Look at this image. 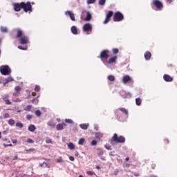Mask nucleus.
Masks as SVG:
<instances>
[{
  "label": "nucleus",
  "instance_id": "obj_1",
  "mask_svg": "<svg viewBox=\"0 0 177 177\" xmlns=\"http://www.w3.org/2000/svg\"><path fill=\"white\" fill-rule=\"evenodd\" d=\"M109 53L110 51L109 50H104L100 53V56H98L105 66H107L106 60L110 57V55H109Z\"/></svg>",
  "mask_w": 177,
  "mask_h": 177
},
{
  "label": "nucleus",
  "instance_id": "obj_2",
  "mask_svg": "<svg viewBox=\"0 0 177 177\" xmlns=\"http://www.w3.org/2000/svg\"><path fill=\"white\" fill-rule=\"evenodd\" d=\"M112 142H115V143H124L125 142V137L122 136H118L117 133H114L112 138Z\"/></svg>",
  "mask_w": 177,
  "mask_h": 177
},
{
  "label": "nucleus",
  "instance_id": "obj_3",
  "mask_svg": "<svg viewBox=\"0 0 177 177\" xmlns=\"http://www.w3.org/2000/svg\"><path fill=\"white\" fill-rule=\"evenodd\" d=\"M21 9L24 10V12H32V6H31V3L28 1L27 3L21 2Z\"/></svg>",
  "mask_w": 177,
  "mask_h": 177
},
{
  "label": "nucleus",
  "instance_id": "obj_4",
  "mask_svg": "<svg viewBox=\"0 0 177 177\" xmlns=\"http://www.w3.org/2000/svg\"><path fill=\"white\" fill-rule=\"evenodd\" d=\"M152 8L154 9V7L156 8V10H161L164 8V5L159 0H153L151 3Z\"/></svg>",
  "mask_w": 177,
  "mask_h": 177
},
{
  "label": "nucleus",
  "instance_id": "obj_5",
  "mask_svg": "<svg viewBox=\"0 0 177 177\" xmlns=\"http://www.w3.org/2000/svg\"><path fill=\"white\" fill-rule=\"evenodd\" d=\"M0 72L2 75H9L10 73H12V71L10 70V68H9V66L4 65L0 67Z\"/></svg>",
  "mask_w": 177,
  "mask_h": 177
},
{
  "label": "nucleus",
  "instance_id": "obj_6",
  "mask_svg": "<svg viewBox=\"0 0 177 177\" xmlns=\"http://www.w3.org/2000/svg\"><path fill=\"white\" fill-rule=\"evenodd\" d=\"M122 20H124V15H122L120 11L115 12L113 15V21H122Z\"/></svg>",
  "mask_w": 177,
  "mask_h": 177
},
{
  "label": "nucleus",
  "instance_id": "obj_7",
  "mask_svg": "<svg viewBox=\"0 0 177 177\" xmlns=\"http://www.w3.org/2000/svg\"><path fill=\"white\" fill-rule=\"evenodd\" d=\"M83 31L87 35L92 34V25L89 23L85 24L83 26Z\"/></svg>",
  "mask_w": 177,
  "mask_h": 177
},
{
  "label": "nucleus",
  "instance_id": "obj_8",
  "mask_svg": "<svg viewBox=\"0 0 177 177\" xmlns=\"http://www.w3.org/2000/svg\"><path fill=\"white\" fill-rule=\"evenodd\" d=\"M86 15V17L84 18V21H91L92 19V15L89 12L83 11L81 15V19H84V16Z\"/></svg>",
  "mask_w": 177,
  "mask_h": 177
},
{
  "label": "nucleus",
  "instance_id": "obj_9",
  "mask_svg": "<svg viewBox=\"0 0 177 177\" xmlns=\"http://www.w3.org/2000/svg\"><path fill=\"white\" fill-rule=\"evenodd\" d=\"M123 84H133V80L131 78L129 75H125L122 78Z\"/></svg>",
  "mask_w": 177,
  "mask_h": 177
},
{
  "label": "nucleus",
  "instance_id": "obj_10",
  "mask_svg": "<svg viewBox=\"0 0 177 177\" xmlns=\"http://www.w3.org/2000/svg\"><path fill=\"white\" fill-rule=\"evenodd\" d=\"M28 42H29L28 37L26 35L22 36L19 39V44H21V45H27Z\"/></svg>",
  "mask_w": 177,
  "mask_h": 177
},
{
  "label": "nucleus",
  "instance_id": "obj_11",
  "mask_svg": "<svg viewBox=\"0 0 177 177\" xmlns=\"http://www.w3.org/2000/svg\"><path fill=\"white\" fill-rule=\"evenodd\" d=\"M113 11H109V12L106 14V19L104 21V24H107L109 21H110V19L113 17Z\"/></svg>",
  "mask_w": 177,
  "mask_h": 177
},
{
  "label": "nucleus",
  "instance_id": "obj_12",
  "mask_svg": "<svg viewBox=\"0 0 177 177\" xmlns=\"http://www.w3.org/2000/svg\"><path fill=\"white\" fill-rule=\"evenodd\" d=\"M117 59H118L117 56H114L113 57L109 58L108 61H106V66L107 64H113V63L115 64V63H117Z\"/></svg>",
  "mask_w": 177,
  "mask_h": 177
},
{
  "label": "nucleus",
  "instance_id": "obj_13",
  "mask_svg": "<svg viewBox=\"0 0 177 177\" xmlns=\"http://www.w3.org/2000/svg\"><path fill=\"white\" fill-rule=\"evenodd\" d=\"M66 16H69L72 21H75V16L74 15V13L71 11H66L65 12Z\"/></svg>",
  "mask_w": 177,
  "mask_h": 177
},
{
  "label": "nucleus",
  "instance_id": "obj_14",
  "mask_svg": "<svg viewBox=\"0 0 177 177\" xmlns=\"http://www.w3.org/2000/svg\"><path fill=\"white\" fill-rule=\"evenodd\" d=\"M15 93H13V96H20V91H21V87L20 86H17L15 88Z\"/></svg>",
  "mask_w": 177,
  "mask_h": 177
},
{
  "label": "nucleus",
  "instance_id": "obj_15",
  "mask_svg": "<svg viewBox=\"0 0 177 177\" xmlns=\"http://www.w3.org/2000/svg\"><path fill=\"white\" fill-rule=\"evenodd\" d=\"M64 127H67V124L66 123L63 122L62 124H58L56 126L57 131H63L64 129Z\"/></svg>",
  "mask_w": 177,
  "mask_h": 177
},
{
  "label": "nucleus",
  "instance_id": "obj_16",
  "mask_svg": "<svg viewBox=\"0 0 177 177\" xmlns=\"http://www.w3.org/2000/svg\"><path fill=\"white\" fill-rule=\"evenodd\" d=\"M163 80L166 81V82H172V81H174L172 77L169 75H164Z\"/></svg>",
  "mask_w": 177,
  "mask_h": 177
},
{
  "label": "nucleus",
  "instance_id": "obj_17",
  "mask_svg": "<svg viewBox=\"0 0 177 177\" xmlns=\"http://www.w3.org/2000/svg\"><path fill=\"white\" fill-rule=\"evenodd\" d=\"M14 9H15V12H20V10H21V3H15L14 5Z\"/></svg>",
  "mask_w": 177,
  "mask_h": 177
},
{
  "label": "nucleus",
  "instance_id": "obj_18",
  "mask_svg": "<svg viewBox=\"0 0 177 177\" xmlns=\"http://www.w3.org/2000/svg\"><path fill=\"white\" fill-rule=\"evenodd\" d=\"M71 31L72 34H73L74 35H77L78 34V29L77 28V26H73L71 28Z\"/></svg>",
  "mask_w": 177,
  "mask_h": 177
},
{
  "label": "nucleus",
  "instance_id": "obj_19",
  "mask_svg": "<svg viewBox=\"0 0 177 177\" xmlns=\"http://www.w3.org/2000/svg\"><path fill=\"white\" fill-rule=\"evenodd\" d=\"M21 37H24L23 35V30H21V29H17L16 38H21Z\"/></svg>",
  "mask_w": 177,
  "mask_h": 177
},
{
  "label": "nucleus",
  "instance_id": "obj_20",
  "mask_svg": "<svg viewBox=\"0 0 177 177\" xmlns=\"http://www.w3.org/2000/svg\"><path fill=\"white\" fill-rule=\"evenodd\" d=\"M121 111L123 114L128 116V110H127V109H125V108H118V109H116V111Z\"/></svg>",
  "mask_w": 177,
  "mask_h": 177
},
{
  "label": "nucleus",
  "instance_id": "obj_21",
  "mask_svg": "<svg viewBox=\"0 0 177 177\" xmlns=\"http://www.w3.org/2000/svg\"><path fill=\"white\" fill-rule=\"evenodd\" d=\"M145 60H150V59L151 58V53L149 51H147L145 54Z\"/></svg>",
  "mask_w": 177,
  "mask_h": 177
},
{
  "label": "nucleus",
  "instance_id": "obj_22",
  "mask_svg": "<svg viewBox=\"0 0 177 177\" xmlns=\"http://www.w3.org/2000/svg\"><path fill=\"white\" fill-rule=\"evenodd\" d=\"M8 125H10V127H15V124H16V122L15 121V120L13 119H10L8 121Z\"/></svg>",
  "mask_w": 177,
  "mask_h": 177
},
{
  "label": "nucleus",
  "instance_id": "obj_23",
  "mask_svg": "<svg viewBox=\"0 0 177 177\" xmlns=\"http://www.w3.org/2000/svg\"><path fill=\"white\" fill-rule=\"evenodd\" d=\"M35 129H37V127H35V125H34V124H30L28 127V131H30V132H34V131H35Z\"/></svg>",
  "mask_w": 177,
  "mask_h": 177
},
{
  "label": "nucleus",
  "instance_id": "obj_24",
  "mask_svg": "<svg viewBox=\"0 0 177 177\" xmlns=\"http://www.w3.org/2000/svg\"><path fill=\"white\" fill-rule=\"evenodd\" d=\"M80 127L82 129H88V127H89V124H80Z\"/></svg>",
  "mask_w": 177,
  "mask_h": 177
},
{
  "label": "nucleus",
  "instance_id": "obj_25",
  "mask_svg": "<svg viewBox=\"0 0 177 177\" xmlns=\"http://www.w3.org/2000/svg\"><path fill=\"white\" fill-rule=\"evenodd\" d=\"M136 104L137 106L142 104V99L140 97L136 98Z\"/></svg>",
  "mask_w": 177,
  "mask_h": 177
},
{
  "label": "nucleus",
  "instance_id": "obj_26",
  "mask_svg": "<svg viewBox=\"0 0 177 177\" xmlns=\"http://www.w3.org/2000/svg\"><path fill=\"white\" fill-rule=\"evenodd\" d=\"M108 80H109V81H111V82H114V81H115V77H114V75H110L108 76Z\"/></svg>",
  "mask_w": 177,
  "mask_h": 177
},
{
  "label": "nucleus",
  "instance_id": "obj_27",
  "mask_svg": "<svg viewBox=\"0 0 177 177\" xmlns=\"http://www.w3.org/2000/svg\"><path fill=\"white\" fill-rule=\"evenodd\" d=\"M68 149H70V150H74L75 149V145H74V144L73 142H70L68 145Z\"/></svg>",
  "mask_w": 177,
  "mask_h": 177
},
{
  "label": "nucleus",
  "instance_id": "obj_28",
  "mask_svg": "<svg viewBox=\"0 0 177 177\" xmlns=\"http://www.w3.org/2000/svg\"><path fill=\"white\" fill-rule=\"evenodd\" d=\"M96 139H102L103 138V133H95Z\"/></svg>",
  "mask_w": 177,
  "mask_h": 177
},
{
  "label": "nucleus",
  "instance_id": "obj_29",
  "mask_svg": "<svg viewBox=\"0 0 177 177\" xmlns=\"http://www.w3.org/2000/svg\"><path fill=\"white\" fill-rule=\"evenodd\" d=\"M84 143H85V139L80 138L78 141V145H80V146H82V145H84Z\"/></svg>",
  "mask_w": 177,
  "mask_h": 177
},
{
  "label": "nucleus",
  "instance_id": "obj_30",
  "mask_svg": "<svg viewBox=\"0 0 177 177\" xmlns=\"http://www.w3.org/2000/svg\"><path fill=\"white\" fill-rule=\"evenodd\" d=\"M47 124L48 127H51V128H55V127H56V124L53 122H48Z\"/></svg>",
  "mask_w": 177,
  "mask_h": 177
},
{
  "label": "nucleus",
  "instance_id": "obj_31",
  "mask_svg": "<svg viewBox=\"0 0 177 177\" xmlns=\"http://www.w3.org/2000/svg\"><path fill=\"white\" fill-rule=\"evenodd\" d=\"M0 30H1V32H6L8 31V28L7 27H3V26H1Z\"/></svg>",
  "mask_w": 177,
  "mask_h": 177
},
{
  "label": "nucleus",
  "instance_id": "obj_32",
  "mask_svg": "<svg viewBox=\"0 0 177 177\" xmlns=\"http://www.w3.org/2000/svg\"><path fill=\"white\" fill-rule=\"evenodd\" d=\"M31 109H32V105H28L26 106V107L25 108V110L26 111H31Z\"/></svg>",
  "mask_w": 177,
  "mask_h": 177
},
{
  "label": "nucleus",
  "instance_id": "obj_33",
  "mask_svg": "<svg viewBox=\"0 0 177 177\" xmlns=\"http://www.w3.org/2000/svg\"><path fill=\"white\" fill-rule=\"evenodd\" d=\"M38 102H39L38 98H33V99L32 100V103L33 104H38Z\"/></svg>",
  "mask_w": 177,
  "mask_h": 177
},
{
  "label": "nucleus",
  "instance_id": "obj_34",
  "mask_svg": "<svg viewBox=\"0 0 177 177\" xmlns=\"http://www.w3.org/2000/svg\"><path fill=\"white\" fill-rule=\"evenodd\" d=\"M65 122L67 124H74V122H73V120L71 119H65Z\"/></svg>",
  "mask_w": 177,
  "mask_h": 177
},
{
  "label": "nucleus",
  "instance_id": "obj_35",
  "mask_svg": "<svg viewBox=\"0 0 177 177\" xmlns=\"http://www.w3.org/2000/svg\"><path fill=\"white\" fill-rule=\"evenodd\" d=\"M25 151H26V154H28V153H30V151H35V149L31 148L29 149H25Z\"/></svg>",
  "mask_w": 177,
  "mask_h": 177
},
{
  "label": "nucleus",
  "instance_id": "obj_36",
  "mask_svg": "<svg viewBox=\"0 0 177 177\" xmlns=\"http://www.w3.org/2000/svg\"><path fill=\"white\" fill-rule=\"evenodd\" d=\"M16 127H17V128H23V123H21V122H17L16 123Z\"/></svg>",
  "mask_w": 177,
  "mask_h": 177
},
{
  "label": "nucleus",
  "instance_id": "obj_37",
  "mask_svg": "<svg viewBox=\"0 0 177 177\" xmlns=\"http://www.w3.org/2000/svg\"><path fill=\"white\" fill-rule=\"evenodd\" d=\"M112 52H113V55H117V53H118V52H120V50H118V48H113Z\"/></svg>",
  "mask_w": 177,
  "mask_h": 177
},
{
  "label": "nucleus",
  "instance_id": "obj_38",
  "mask_svg": "<svg viewBox=\"0 0 177 177\" xmlns=\"http://www.w3.org/2000/svg\"><path fill=\"white\" fill-rule=\"evenodd\" d=\"M98 3L100 5V6H103V5L106 3V0H100Z\"/></svg>",
  "mask_w": 177,
  "mask_h": 177
},
{
  "label": "nucleus",
  "instance_id": "obj_39",
  "mask_svg": "<svg viewBox=\"0 0 177 177\" xmlns=\"http://www.w3.org/2000/svg\"><path fill=\"white\" fill-rule=\"evenodd\" d=\"M96 2V0H87V4L91 5L92 3H95Z\"/></svg>",
  "mask_w": 177,
  "mask_h": 177
},
{
  "label": "nucleus",
  "instance_id": "obj_40",
  "mask_svg": "<svg viewBox=\"0 0 177 177\" xmlns=\"http://www.w3.org/2000/svg\"><path fill=\"white\" fill-rule=\"evenodd\" d=\"M3 118L6 119V118H10V114L6 113L3 114Z\"/></svg>",
  "mask_w": 177,
  "mask_h": 177
},
{
  "label": "nucleus",
  "instance_id": "obj_41",
  "mask_svg": "<svg viewBox=\"0 0 177 177\" xmlns=\"http://www.w3.org/2000/svg\"><path fill=\"white\" fill-rule=\"evenodd\" d=\"M36 92H39L41 91V87L39 86H36L35 88Z\"/></svg>",
  "mask_w": 177,
  "mask_h": 177
},
{
  "label": "nucleus",
  "instance_id": "obj_42",
  "mask_svg": "<svg viewBox=\"0 0 177 177\" xmlns=\"http://www.w3.org/2000/svg\"><path fill=\"white\" fill-rule=\"evenodd\" d=\"M26 142H27V143H30V144L34 143V140L32 139H31V138H28Z\"/></svg>",
  "mask_w": 177,
  "mask_h": 177
},
{
  "label": "nucleus",
  "instance_id": "obj_43",
  "mask_svg": "<svg viewBox=\"0 0 177 177\" xmlns=\"http://www.w3.org/2000/svg\"><path fill=\"white\" fill-rule=\"evenodd\" d=\"M96 145H97V142L96 140H93L91 141V146H96Z\"/></svg>",
  "mask_w": 177,
  "mask_h": 177
},
{
  "label": "nucleus",
  "instance_id": "obj_44",
  "mask_svg": "<svg viewBox=\"0 0 177 177\" xmlns=\"http://www.w3.org/2000/svg\"><path fill=\"white\" fill-rule=\"evenodd\" d=\"M35 114H36V115H37V117H39V115H41V111L37 110L35 111Z\"/></svg>",
  "mask_w": 177,
  "mask_h": 177
},
{
  "label": "nucleus",
  "instance_id": "obj_45",
  "mask_svg": "<svg viewBox=\"0 0 177 177\" xmlns=\"http://www.w3.org/2000/svg\"><path fill=\"white\" fill-rule=\"evenodd\" d=\"M10 82V80H6V82H3V86H6V84H9Z\"/></svg>",
  "mask_w": 177,
  "mask_h": 177
},
{
  "label": "nucleus",
  "instance_id": "obj_46",
  "mask_svg": "<svg viewBox=\"0 0 177 177\" xmlns=\"http://www.w3.org/2000/svg\"><path fill=\"white\" fill-rule=\"evenodd\" d=\"M46 143L47 144L52 143V140L50 138L46 139Z\"/></svg>",
  "mask_w": 177,
  "mask_h": 177
},
{
  "label": "nucleus",
  "instance_id": "obj_47",
  "mask_svg": "<svg viewBox=\"0 0 177 177\" xmlns=\"http://www.w3.org/2000/svg\"><path fill=\"white\" fill-rule=\"evenodd\" d=\"M86 174L87 175H90L91 176H92V175H93L95 173L92 171H88Z\"/></svg>",
  "mask_w": 177,
  "mask_h": 177
},
{
  "label": "nucleus",
  "instance_id": "obj_48",
  "mask_svg": "<svg viewBox=\"0 0 177 177\" xmlns=\"http://www.w3.org/2000/svg\"><path fill=\"white\" fill-rule=\"evenodd\" d=\"M18 48L21 49V50H27V48H24L22 46H19Z\"/></svg>",
  "mask_w": 177,
  "mask_h": 177
},
{
  "label": "nucleus",
  "instance_id": "obj_49",
  "mask_svg": "<svg viewBox=\"0 0 177 177\" xmlns=\"http://www.w3.org/2000/svg\"><path fill=\"white\" fill-rule=\"evenodd\" d=\"M6 104H12V102L9 100H5Z\"/></svg>",
  "mask_w": 177,
  "mask_h": 177
},
{
  "label": "nucleus",
  "instance_id": "obj_50",
  "mask_svg": "<svg viewBox=\"0 0 177 177\" xmlns=\"http://www.w3.org/2000/svg\"><path fill=\"white\" fill-rule=\"evenodd\" d=\"M164 143H165V145H168L169 143V140H168V139H165L164 140Z\"/></svg>",
  "mask_w": 177,
  "mask_h": 177
},
{
  "label": "nucleus",
  "instance_id": "obj_51",
  "mask_svg": "<svg viewBox=\"0 0 177 177\" xmlns=\"http://www.w3.org/2000/svg\"><path fill=\"white\" fill-rule=\"evenodd\" d=\"M105 149H106V150H111V146H110V145H105Z\"/></svg>",
  "mask_w": 177,
  "mask_h": 177
},
{
  "label": "nucleus",
  "instance_id": "obj_52",
  "mask_svg": "<svg viewBox=\"0 0 177 177\" xmlns=\"http://www.w3.org/2000/svg\"><path fill=\"white\" fill-rule=\"evenodd\" d=\"M31 118H32V115H28L26 116V120H31Z\"/></svg>",
  "mask_w": 177,
  "mask_h": 177
},
{
  "label": "nucleus",
  "instance_id": "obj_53",
  "mask_svg": "<svg viewBox=\"0 0 177 177\" xmlns=\"http://www.w3.org/2000/svg\"><path fill=\"white\" fill-rule=\"evenodd\" d=\"M12 144H10V145L3 144L4 147H12Z\"/></svg>",
  "mask_w": 177,
  "mask_h": 177
},
{
  "label": "nucleus",
  "instance_id": "obj_54",
  "mask_svg": "<svg viewBox=\"0 0 177 177\" xmlns=\"http://www.w3.org/2000/svg\"><path fill=\"white\" fill-rule=\"evenodd\" d=\"M43 164H44V165L46 166V168H50V166L49 165V164L44 162Z\"/></svg>",
  "mask_w": 177,
  "mask_h": 177
},
{
  "label": "nucleus",
  "instance_id": "obj_55",
  "mask_svg": "<svg viewBox=\"0 0 177 177\" xmlns=\"http://www.w3.org/2000/svg\"><path fill=\"white\" fill-rule=\"evenodd\" d=\"M62 161H63V159L62 158L57 159V162H62Z\"/></svg>",
  "mask_w": 177,
  "mask_h": 177
},
{
  "label": "nucleus",
  "instance_id": "obj_56",
  "mask_svg": "<svg viewBox=\"0 0 177 177\" xmlns=\"http://www.w3.org/2000/svg\"><path fill=\"white\" fill-rule=\"evenodd\" d=\"M134 176H140V174L139 173H133Z\"/></svg>",
  "mask_w": 177,
  "mask_h": 177
},
{
  "label": "nucleus",
  "instance_id": "obj_57",
  "mask_svg": "<svg viewBox=\"0 0 177 177\" xmlns=\"http://www.w3.org/2000/svg\"><path fill=\"white\" fill-rule=\"evenodd\" d=\"M69 160H70L71 161H74L75 158H74L73 156H70V157H69Z\"/></svg>",
  "mask_w": 177,
  "mask_h": 177
},
{
  "label": "nucleus",
  "instance_id": "obj_58",
  "mask_svg": "<svg viewBox=\"0 0 177 177\" xmlns=\"http://www.w3.org/2000/svg\"><path fill=\"white\" fill-rule=\"evenodd\" d=\"M113 175H118V169L115 170Z\"/></svg>",
  "mask_w": 177,
  "mask_h": 177
},
{
  "label": "nucleus",
  "instance_id": "obj_59",
  "mask_svg": "<svg viewBox=\"0 0 177 177\" xmlns=\"http://www.w3.org/2000/svg\"><path fill=\"white\" fill-rule=\"evenodd\" d=\"M167 3H172L173 0H165Z\"/></svg>",
  "mask_w": 177,
  "mask_h": 177
},
{
  "label": "nucleus",
  "instance_id": "obj_60",
  "mask_svg": "<svg viewBox=\"0 0 177 177\" xmlns=\"http://www.w3.org/2000/svg\"><path fill=\"white\" fill-rule=\"evenodd\" d=\"M12 143L16 145V143H17V140H12Z\"/></svg>",
  "mask_w": 177,
  "mask_h": 177
},
{
  "label": "nucleus",
  "instance_id": "obj_61",
  "mask_svg": "<svg viewBox=\"0 0 177 177\" xmlns=\"http://www.w3.org/2000/svg\"><path fill=\"white\" fill-rule=\"evenodd\" d=\"M6 80H8V81H13V78H12V77H8V79H6Z\"/></svg>",
  "mask_w": 177,
  "mask_h": 177
},
{
  "label": "nucleus",
  "instance_id": "obj_62",
  "mask_svg": "<svg viewBox=\"0 0 177 177\" xmlns=\"http://www.w3.org/2000/svg\"><path fill=\"white\" fill-rule=\"evenodd\" d=\"M2 140H3V142H6V141H8V138H3Z\"/></svg>",
  "mask_w": 177,
  "mask_h": 177
},
{
  "label": "nucleus",
  "instance_id": "obj_63",
  "mask_svg": "<svg viewBox=\"0 0 177 177\" xmlns=\"http://www.w3.org/2000/svg\"><path fill=\"white\" fill-rule=\"evenodd\" d=\"M19 158V157H17V156H15L14 158L12 159L13 160H17Z\"/></svg>",
  "mask_w": 177,
  "mask_h": 177
},
{
  "label": "nucleus",
  "instance_id": "obj_64",
  "mask_svg": "<svg viewBox=\"0 0 177 177\" xmlns=\"http://www.w3.org/2000/svg\"><path fill=\"white\" fill-rule=\"evenodd\" d=\"M37 93L35 92L32 93V96H36Z\"/></svg>",
  "mask_w": 177,
  "mask_h": 177
}]
</instances>
